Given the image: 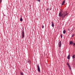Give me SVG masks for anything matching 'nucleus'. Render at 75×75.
I'll list each match as a JSON object with an SVG mask.
<instances>
[{"mask_svg": "<svg viewBox=\"0 0 75 75\" xmlns=\"http://www.w3.org/2000/svg\"><path fill=\"white\" fill-rule=\"evenodd\" d=\"M61 38H62V34H61Z\"/></svg>", "mask_w": 75, "mask_h": 75, "instance_id": "obj_17", "label": "nucleus"}, {"mask_svg": "<svg viewBox=\"0 0 75 75\" xmlns=\"http://www.w3.org/2000/svg\"><path fill=\"white\" fill-rule=\"evenodd\" d=\"M67 65H68V67H69V68L70 70H71V66L69 65V63H67Z\"/></svg>", "mask_w": 75, "mask_h": 75, "instance_id": "obj_5", "label": "nucleus"}, {"mask_svg": "<svg viewBox=\"0 0 75 75\" xmlns=\"http://www.w3.org/2000/svg\"><path fill=\"white\" fill-rule=\"evenodd\" d=\"M20 73L21 75H24L23 74V72H21Z\"/></svg>", "mask_w": 75, "mask_h": 75, "instance_id": "obj_12", "label": "nucleus"}, {"mask_svg": "<svg viewBox=\"0 0 75 75\" xmlns=\"http://www.w3.org/2000/svg\"><path fill=\"white\" fill-rule=\"evenodd\" d=\"M29 63L30 64H31V61H30V59H29Z\"/></svg>", "mask_w": 75, "mask_h": 75, "instance_id": "obj_14", "label": "nucleus"}, {"mask_svg": "<svg viewBox=\"0 0 75 75\" xmlns=\"http://www.w3.org/2000/svg\"><path fill=\"white\" fill-rule=\"evenodd\" d=\"M65 3V1H63V2L62 3V6H64Z\"/></svg>", "mask_w": 75, "mask_h": 75, "instance_id": "obj_6", "label": "nucleus"}, {"mask_svg": "<svg viewBox=\"0 0 75 75\" xmlns=\"http://www.w3.org/2000/svg\"><path fill=\"white\" fill-rule=\"evenodd\" d=\"M74 35H75L74 34H73L71 36V37H74Z\"/></svg>", "mask_w": 75, "mask_h": 75, "instance_id": "obj_15", "label": "nucleus"}, {"mask_svg": "<svg viewBox=\"0 0 75 75\" xmlns=\"http://www.w3.org/2000/svg\"><path fill=\"white\" fill-rule=\"evenodd\" d=\"M20 21H23V18H21L20 19Z\"/></svg>", "mask_w": 75, "mask_h": 75, "instance_id": "obj_13", "label": "nucleus"}, {"mask_svg": "<svg viewBox=\"0 0 75 75\" xmlns=\"http://www.w3.org/2000/svg\"><path fill=\"white\" fill-rule=\"evenodd\" d=\"M74 44V43H73V42L72 41H70L69 42V45H71V44L72 45V44Z\"/></svg>", "mask_w": 75, "mask_h": 75, "instance_id": "obj_7", "label": "nucleus"}, {"mask_svg": "<svg viewBox=\"0 0 75 75\" xmlns=\"http://www.w3.org/2000/svg\"><path fill=\"white\" fill-rule=\"evenodd\" d=\"M44 28V25H42V28Z\"/></svg>", "mask_w": 75, "mask_h": 75, "instance_id": "obj_18", "label": "nucleus"}, {"mask_svg": "<svg viewBox=\"0 0 75 75\" xmlns=\"http://www.w3.org/2000/svg\"><path fill=\"white\" fill-rule=\"evenodd\" d=\"M72 59H75V55L73 54V56H72Z\"/></svg>", "mask_w": 75, "mask_h": 75, "instance_id": "obj_10", "label": "nucleus"}, {"mask_svg": "<svg viewBox=\"0 0 75 75\" xmlns=\"http://www.w3.org/2000/svg\"><path fill=\"white\" fill-rule=\"evenodd\" d=\"M28 63H29V59H28Z\"/></svg>", "mask_w": 75, "mask_h": 75, "instance_id": "obj_21", "label": "nucleus"}, {"mask_svg": "<svg viewBox=\"0 0 75 75\" xmlns=\"http://www.w3.org/2000/svg\"><path fill=\"white\" fill-rule=\"evenodd\" d=\"M21 36L22 38H24V30H22Z\"/></svg>", "mask_w": 75, "mask_h": 75, "instance_id": "obj_2", "label": "nucleus"}, {"mask_svg": "<svg viewBox=\"0 0 75 75\" xmlns=\"http://www.w3.org/2000/svg\"><path fill=\"white\" fill-rule=\"evenodd\" d=\"M65 33H66V30H64L63 31V34H65Z\"/></svg>", "mask_w": 75, "mask_h": 75, "instance_id": "obj_11", "label": "nucleus"}, {"mask_svg": "<svg viewBox=\"0 0 75 75\" xmlns=\"http://www.w3.org/2000/svg\"><path fill=\"white\" fill-rule=\"evenodd\" d=\"M73 45L74 47H75V43L73 44Z\"/></svg>", "mask_w": 75, "mask_h": 75, "instance_id": "obj_16", "label": "nucleus"}, {"mask_svg": "<svg viewBox=\"0 0 75 75\" xmlns=\"http://www.w3.org/2000/svg\"><path fill=\"white\" fill-rule=\"evenodd\" d=\"M68 15V13H67V11L64 12L62 13V12H60L59 14V16L62 19V20L64 19V18L66 16H67Z\"/></svg>", "mask_w": 75, "mask_h": 75, "instance_id": "obj_1", "label": "nucleus"}, {"mask_svg": "<svg viewBox=\"0 0 75 75\" xmlns=\"http://www.w3.org/2000/svg\"><path fill=\"white\" fill-rule=\"evenodd\" d=\"M49 10V8H47V9H46L47 11H48V10Z\"/></svg>", "mask_w": 75, "mask_h": 75, "instance_id": "obj_19", "label": "nucleus"}, {"mask_svg": "<svg viewBox=\"0 0 75 75\" xmlns=\"http://www.w3.org/2000/svg\"><path fill=\"white\" fill-rule=\"evenodd\" d=\"M58 47H61V41H60L58 43Z\"/></svg>", "mask_w": 75, "mask_h": 75, "instance_id": "obj_4", "label": "nucleus"}, {"mask_svg": "<svg viewBox=\"0 0 75 75\" xmlns=\"http://www.w3.org/2000/svg\"><path fill=\"white\" fill-rule=\"evenodd\" d=\"M38 0L39 2H40V1H40V0Z\"/></svg>", "mask_w": 75, "mask_h": 75, "instance_id": "obj_22", "label": "nucleus"}, {"mask_svg": "<svg viewBox=\"0 0 75 75\" xmlns=\"http://www.w3.org/2000/svg\"><path fill=\"white\" fill-rule=\"evenodd\" d=\"M37 68H38V71L39 72H41V71H40V66H39V65H37Z\"/></svg>", "mask_w": 75, "mask_h": 75, "instance_id": "obj_3", "label": "nucleus"}, {"mask_svg": "<svg viewBox=\"0 0 75 75\" xmlns=\"http://www.w3.org/2000/svg\"><path fill=\"white\" fill-rule=\"evenodd\" d=\"M52 27H54V23L53 22H52Z\"/></svg>", "mask_w": 75, "mask_h": 75, "instance_id": "obj_8", "label": "nucleus"}, {"mask_svg": "<svg viewBox=\"0 0 75 75\" xmlns=\"http://www.w3.org/2000/svg\"><path fill=\"white\" fill-rule=\"evenodd\" d=\"M67 58L68 59H70V54H69V55H68Z\"/></svg>", "mask_w": 75, "mask_h": 75, "instance_id": "obj_9", "label": "nucleus"}, {"mask_svg": "<svg viewBox=\"0 0 75 75\" xmlns=\"http://www.w3.org/2000/svg\"><path fill=\"white\" fill-rule=\"evenodd\" d=\"M2 1V0H0V3H1Z\"/></svg>", "mask_w": 75, "mask_h": 75, "instance_id": "obj_20", "label": "nucleus"}]
</instances>
